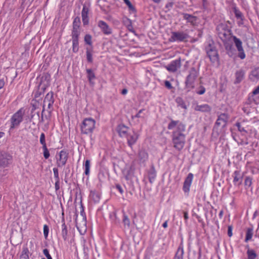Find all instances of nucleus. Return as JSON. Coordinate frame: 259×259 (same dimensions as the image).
I'll use <instances>...</instances> for the list:
<instances>
[{
    "label": "nucleus",
    "instance_id": "nucleus-1",
    "mask_svg": "<svg viewBox=\"0 0 259 259\" xmlns=\"http://www.w3.org/2000/svg\"><path fill=\"white\" fill-rule=\"evenodd\" d=\"M172 142L174 147L178 150H182L185 143V136L182 133L176 131L173 132Z\"/></svg>",
    "mask_w": 259,
    "mask_h": 259
},
{
    "label": "nucleus",
    "instance_id": "nucleus-2",
    "mask_svg": "<svg viewBox=\"0 0 259 259\" xmlns=\"http://www.w3.org/2000/svg\"><path fill=\"white\" fill-rule=\"evenodd\" d=\"M24 114V110L23 108H21L12 116L11 118L10 130L19 126L23 120Z\"/></svg>",
    "mask_w": 259,
    "mask_h": 259
},
{
    "label": "nucleus",
    "instance_id": "nucleus-3",
    "mask_svg": "<svg viewBox=\"0 0 259 259\" xmlns=\"http://www.w3.org/2000/svg\"><path fill=\"white\" fill-rule=\"evenodd\" d=\"M95 120L91 118L85 119L81 126V132L85 134L92 133L95 128Z\"/></svg>",
    "mask_w": 259,
    "mask_h": 259
},
{
    "label": "nucleus",
    "instance_id": "nucleus-4",
    "mask_svg": "<svg viewBox=\"0 0 259 259\" xmlns=\"http://www.w3.org/2000/svg\"><path fill=\"white\" fill-rule=\"evenodd\" d=\"M232 39L234 45L238 52V57L242 60L245 59L246 57V55L242 46V41L235 36H233Z\"/></svg>",
    "mask_w": 259,
    "mask_h": 259
},
{
    "label": "nucleus",
    "instance_id": "nucleus-5",
    "mask_svg": "<svg viewBox=\"0 0 259 259\" xmlns=\"http://www.w3.org/2000/svg\"><path fill=\"white\" fill-rule=\"evenodd\" d=\"M207 54L210 61L213 63H218L219 55L215 47L209 45L206 48Z\"/></svg>",
    "mask_w": 259,
    "mask_h": 259
},
{
    "label": "nucleus",
    "instance_id": "nucleus-6",
    "mask_svg": "<svg viewBox=\"0 0 259 259\" xmlns=\"http://www.w3.org/2000/svg\"><path fill=\"white\" fill-rule=\"evenodd\" d=\"M188 37V34L184 32H172L169 40L172 42L182 41L186 39Z\"/></svg>",
    "mask_w": 259,
    "mask_h": 259
},
{
    "label": "nucleus",
    "instance_id": "nucleus-7",
    "mask_svg": "<svg viewBox=\"0 0 259 259\" xmlns=\"http://www.w3.org/2000/svg\"><path fill=\"white\" fill-rule=\"evenodd\" d=\"M169 130H172L174 131H177L179 133H183L185 131V126L179 121L172 120L168 125Z\"/></svg>",
    "mask_w": 259,
    "mask_h": 259
},
{
    "label": "nucleus",
    "instance_id": "nucleus-8",
    "mask_svg": "<svg viewBox=\"0 0 259 259\" xmlns=\"http://www.w3.org/2000/svg\"><path fill=\"white\" fill-rule=\"evenodd\" d=\"M54 102L53 93L50 92L48 93L44 100L42 112H44L46 108L50 109L52 107Z\"/></svg>",
    "mask_w": 259,
    "mask_h": 259
},
{
    "label": "nucleus",
    "instance_id": "nucleus-9",
    "mask_svg": "<svg viewBox=\"0 0 259 259\" xmlns=\"http://www.w3.org/2000/svg\"><path fill=\"white\" fill-rule=\"evenodd\" d=\"M12 157L11 155L5 152L0 153V167H5L10 163Z\"/></svg>",
    "mask_w": 259,
    "mask_h": 259
},
{
    "label": "nucleus",
    "instance_id": "nucleus-10",
    "mask_svg": "<svg viewBox=\"0 0 259 259\" xmlns=\"http://www.w3.org/2000/svg\"><path fill=\"white\" fill-rule=\"evenodd\" d=\"M68 158V153L64 150L61 151L59 153V158L57 159V161L58 166H64L66 164Z\"/></svg>",
    "mask_w": 259,
    "mask_h": 259
},
{
    "label": "nucleus",
    "instance_id": "nucleus-11",
    "mask_svg": "<svg viewBox=\"0 0 259 259\" xmlns=\"http://www.w3.org/2000/svg\"><path fill=\"white\" fill-rule=\"evenodd\" d=\"M126 136L127 138L128 145L130 147H132L136 143L139 137L137 133L134 131L129 132Z\"/></svg>",
    "mask_w": 259,
    "mask_h": 259
},
{
    "label": "nucleus",
    "instance_id": "nucleus-12",
    "mask_svg": "<svg viewBox=\"0 0 259 259\" xmlns=\"http://www.w3.org/2000/svg\"><path fill=\"white\" fill-rule=\"evenodd\" d=\"M29 247L30 249L33 247V243L32 241L27 242L26 246L24 247L22 249V251L20 256V259H29V251L28 250Z\"/></svg>",
    "mask_w": 259,
    "mask_h": 259
},
{
    "label": "nucleus",
    "instance_id": "nucleus-13",
    "mask_svg": "<svg viewBox=\"0 0 259 259\" xmlns=\"http://www.w3.org/2000/svg\"><path fill=\"white\" fill-rule=\"evenodd\" d=\"M181 67V62L180 60H175L172 61L169 64L167 65L165 68L169 72H176Z\"/></svg>",
    "mask_w": 259,
    "mask_h": 259
},
{
    "label": "nucleus",
    "instance_id": "nucleus-14",
    "mask_svg": "<svg viewBox=\"0 0 259 259\" xmlns=\"http://www.w3.org/2000/svg\"><path fill=\"white\" fill-rule=\"evenodd\" d=\"M193 179V175L191 173L188 174L185 180L183 185V190L185 193H188L190 191V188L192 184Z\"/></svg>",
    "mask_w": 259,
    "mask_h": 259
},
{
    "label": "nucleus",
    "instance_id": "nucleus-15",
    "mask_svg": "<svg viewBox=\"0 0 259 259\" xmlns=\"http://www.w3.org/2000/svg\"><path fill=\"white\" fill-rule=\"evenodd\" d=\"M193 108L194 110L197 111L208 112L211 110L210 107L207 104L198 105L197 104H194Z\"/></svg>",
    "mask_w": 259,
    "mask_h": 259
},
{
    "label": "nucleus",
    "instance_id": "nucleus-16",
    "mask_svg": "<svg viewBox=\"0 0 259 259\" xmlns=\"http://www.w3.org/2000/svg\"><path fill=\"white\" fill-rule=\"evenodd\" d=\"M89 8L85 5H83L81 12V17L82 22L84 25H87L89 23L88 14L89 12Z\"/></svg>",
    "mask_w": 259,
    "mask_h": 259
},
{
    "label": "nucleus",
    "instance_id": "nucleus-17",
    "mask_svg": "<svg viewBox=\"0 0 259 259\" xmlns=\"http://www.w3.org/2000/svg\"><path fill=\"white\" fill-rule=\"evenodd\" d=\"M98 26L102 29L104 34H109L112 33V29L104 21H99L98 23Z\"/></svg>",
    "mask_w": 259,
    "mask_h": 259
},
{
    "label": "nucleus",
    "instance_id": "nucleus-18",
    "mask_svg": "<svg viewBox=\"0 0 259 259\" xmlns=\"http://www.w3.org/2000/svg\"><path fill=\"white\" fill-rule=\"evenodd\" d=\"M233 183L235 185L239 186L242 182V177L240 175V172L235 171L233 174Z\"/></svg>",
    "mask_w": 259,
    "mask_h": 259
},
{
    "label": "nucleus",
    "instance_id": "nucleus-19",
    "mask_svg": "<svg viewBox=\"0 0 259 259\" xmlns=\"http://www.w3.org/2000/svg\"><path fill=\"white\" fill-rule=\"evenodd\" d=\"M228 116L225 113L221 114L219 117L216 122L218 125H222L225 126L228 121Z\"/></svg>",
    "mask_w": 259,
    "mask_h": 259
},
{
    "label": "nucleus",
    "instance_id": "nucleus-20",
    "mask_svg": "<svg viewBox=\"0 0 259 259\" xmlns=\"http://www.w3.org/2000/svg\"><path fill=\"white\" fill-rule=\"evenodd\" d=\"M117 132L120 137L126 136L127 134L128 128L127 126L120 124L117 127Z\"/></svg>",
    "mask_w": 259,
    "mask_h": 259
},
{
    "label": "nucleus",
    "instance_id": "nucleus-21",
    "mask_svg": "<svg viewBox=\"0 0 259 259\" xmlns=\"http://www.w3.org/2000/svg\"><path fill=\"white\" fill-rule=\"evenodd\" d=\"M183 18L186 20L187 22L190 23L192 25H196L197 23V18L195 16L188 14H183Z\"/></svg>",
    "mask_w": 259,
    "mask_h": 259
},
{
    "label": "nucleus",
    "instance_id": "nucleus-22",
    "mask_svg": "<svg viewBox=\"0 0 259 259\" xmlns=\"http://www.w3.org/2000/svg\"><path fill=\"white\" fill-rule=\"evenodd\" d=\"M249 77L250 79L253 81L257 80L259 79V67L253 70Z\"/></svg>",
    "mask_w": 259,
    "mask_h": 259
},
{
    "label": "nucleus",
    "instance_id": "nucleus-23",
    "mask_svg": "<svg viewBox=\"0 0 259 259\" xmlns=\"http://www.w3.org/2000/svg\"><path fill=\"white\" fill-rule=\"evenodd\" d=\"M244 76V72L243 70H240L237 71L235 73L236 83L240 82L243 79Z\"/></svg>",
    "mask_w": 259,
    "mask_h": 259
},
{
    "label": "nucleus",
    "instance_id": "nucleus-24",
    "mask_svg": "<svg viewBox=\"0 0 259 259\" xmlns=\"http://www.w3.org/2000/svg\"><path fill=\"white\" fill-rule=\"evenodd\" d=\"M140 160L144 162L148 159V154L145 150H141L139 153Z\"/></svg>",
    "mask_w": 259,
    "mask_h": 259
},
{
    "label": "nucleus",
    "instance_id": "nucleus-25",
    "mask_svg": "<svg viewBox=\"0 0 259 259\" xmlns=\"http://www.w3.org/2000/svg\"><path fill=\"white\" fill-rule=\"evenodd\" d=\"M76 226L81 234H83L86 231L85 222L83 221V225L81 226L77 221H76Z\"/></svg>",
    "mask_w": 259,
    "mask_h": 259
},
{
    "label": "nucleus",
    "instance_id": "nucleus-26",
    "mask_svg": "<svg viewBox=\"0 0 259 259\" xmlns=\"http://www.w3.org/2000/svg\"><path fill=\"white\" fill-rule=\"evenodd\" d=\"M227 54L231 57H234L235 56V50L232 46H227L226 48Z\"/></svg>",
    "mask_w": 259,
    "mask_h": 259
},
{
    "label": "nucleus",
    "instance_id": "nucleus-27",
    "mask_svg": "<svg viewBox=\"0 0 259 259\" xmlns=\"http://www.w3.org/2000/svg\"><path fill=\"white\" fill-rule=\"evenodd\" d=\"M253 236V230L251 228L247 229L246 233L245 242H247L252 238Z\"/></svg>",
    "mask_w": 259,
    "mask_h": 259
},
{
    "label": "nucleus",
    "instance_id": "nucleus-28",
    "mask_svg": "<svg viewBox=\"0 0 259 259\" xmlns=\"http://www.w3.org/2000/svg\"><path fill=\"white\" fill-rule=\"evenodd\" d=\"M62 231H61V234L63 238L65 240L67 239V230L66 226L65 225V223H63L62 225Z\"/></svg>",
    "mask_w": 259,
    "mask_h": 259
},
{
    "label": "nucleus",
    "instance_id": "nucleus-29",
    "mask_svg": "<svg viewBox=\"0 0 259 259\" xmlns=\"http://www.w3.org/2000/svg\"><path fill=\"white\" fill-rule=\"evenodd\" d=\"M248 259H255L256 257V254L253 250L248 249L247 251Z\"/></svg>",
    "mask_w": 259,
    "mask_h": 259
},
{
    "label": "nucleus",
    "instance_id": "nucleus-30",
    "mask_svg": "<svg viewBox=\"0 0 259 259\" xmlns=\"http://www.w3.org/2000/svg\"><path fill=\"white\" fill-rule=\"evenodd\" d=\"M80 23V18L78 17H76L73 21V29H79Z\"/></svg>",
    "mask_w": 259,
    "mask_h": 259
},
{
    "label": "nucleus",
    "instance_id": "nucleus-31",
    "mask_svg": "<svg viewBox=\"0 0 259 259\" xmlns=\"http://www.w3.org/2000/svg\"><path fill=\"white\" fill-rule=\"evenodd\" d=\"M87 72L88 73V77L90 83H92V80L93 79H94L95 77V74H94V72H93V71L90 69H87Z\"/></svg>",
    "mask_w": 259,
    "mask_h": 259
},
{
    "label": "nucleus",
    "instance_id": "nucleus-32",
    "mask_svg": "<svg viewBox=\"0 0 259 259\" xmlns=\"http://www.w3.org/2000/svg\"><path fill=\"white\" fill-rule=\"evenodd\" d=\"M79 49L78 47V40L76 39H72V51L73 52L76 53L78 52Z\"/></svg>",
    "mask_w": 259,
    "mask_h": 259
},
{
    "label": "nucleus",
    "instance_id": "nucleus-33",
    "mask_svg": "<svg viewBox=\"0 0 259 259\" xmlns=\"http://www.w3.org/2000/svg\"><path fill=\"white\" fill-rule=\"evenodd\" d=\"M196 72L193 70V72H191L187 78L186 83H188L189 82H191L192 80H194L196 77Z\"/></svg>",
    "mask_w": 259,
    "mask_h": 259
},
{
    "label": "nucleus",
    "instance_id": "nucleus-34",
    "mask_svg": "<svg viewBox=\"0 0 259 259\" xmlns=\"http://www.w3.org/2000/svg\"><path fill=\"white\" fill-rule=\"evenodd\" d=\"M85 166V171L84 173L85 175H88L90 173V161L89 160H86L84 164Z\"/></svg>",
    "mask_w": 259,
    "mask_h": 259
},
{
    "label": "nucleus",
    "instance_id": "nucleus-35",
    "mask_svg": "<svg viewBox=\"0 0 259 259\" xmlns=\"http://www.w3.org/2000/svg\"><path fill=\"white\" fill-rule=\"evenodd\" d=\"M79 29H73L72 32V39H76L78 40V37L79 35Z\"/></svg>",
    "mask_w": 259,
    "mask_h": 259
},
{
    "label": "nucleus",
    "instance_id": "nucleus-36",
    "mask_svg": "<svg viewBox=\"0 0 259 259\" xmlns=\"http://www.w3.org/2000/svg\"><path fill=\"white\" fill-rule=\"evenodd\" d=\"M234 13L235 16L237 18V19H240L241 21L243 20V16L241 12H240L238 10L236 9H234Z\"/></svg>",
    "mask_w": 259,
    "mask_h": 259
},
{
    "label": "nucleus",
    "instance_id": "nucleus-37",
    "mask_svg": "<svg viewBox=\"0 0 259 259\" xmlns=\"http://www.w3.org/2000/svg\"><path fill=\"white\" fill-rule=\"evenodd\" d=\"M244 184L246 188H250L252 185V179L249 177H246L244 181Z\"/></svg>",
    "mask_w": 259,
    "mask_h": 259
},
{
    "label": "nucleus",
    "instance_id": "nucleus-38",
    "mask_svg": "<svg viewBox=\"0 0 259 259\" xmlns=\"http://www.w3.org/2000/svg\"><path fill=\"white\" fill-rule=\"evenodd\" d=\"M90 197L94 200L95 201H98L100 197L98 194H96L94 192H91L90 194Z\"/></svg>",
    "mask_w": 259,
    "mask_h": 259
},
{
    "label": "nucleus",
    "instance_id": "nucleus-39",
    "mask_svg": "<svg viewBox=\"0 0 259 259\" xmlns=\"http://www.w3.org/2000/svg\"><path fill=\"white\" fill-rule=\"evenodd\" d=\"M42 149L44 150V156L46 159H48L50 156V153L48 151L47 146H43Z\"/></svg>",
    "mask_w": 259,
    "mask_h": 259
},
{
    "label": "nucleus",
    "instance_id": "nucleus-40",
    "mask_svg": "<svg viewBox=\"0 0 259 259\" xmlns=\"http://www.w3.org/2000/svg\"><path fill=\"white\" fill-rule=\"evenodd\" d=\"M40 143L43 146H47L45 141V135L44 133H41L40 137Z\"/></svg>",
    "mask_w": 259,
    "mask_h": 259
},
{
    "label": "nucleus",
    "instance_id": "nucleus-41",
    "mask_svg": "<svg viewBox=\"0 0 259 259\" xmlns=\"http://www.w3.org/2000/svg\"><path fill=\"white\" fill-rule=\"evenodd\" d=\"M84 41L87 44L91 45L92 43L91 36L89 34L85 35L84 36Z\"/></svg>",
    "mask_w": 259,
    "mask_h": 259
},
{
    "label": "nucleus",
    "instance_id": "nucleus-42",
    "mask_svg": "<svg viewBox=\"0 0 259 259\" xmlns=\"http://www.w3.org/2000/svg\"><path fill=\"white\" fill-rule=\"evenodd\" d=\"M123 222L125 227H126L127 228L130 227V221L129 219L127 218V217H126V216L124 217Z\"/></svg>",
    "mask_w": 259,
    "mask_h": 259
},
{
    "label": "nucleus",
    "instance_id": "nucleus-43",
    "mask_svg": "<svg viewBox=\"0 0 259 259\" xmlns=\"http://www.w3.org/2000/svg\"><path fill=\"white\" fill-rule=\"evenodd\" d=\"M87 58L88 62H93L92 54L89 50H87Z\"/></svg>",
    "mask_w": 259,
    "mask_h": 259
},
{
    "label": "nucleus",
    "instance_id": "nucleus-44",
    "mask_svg": "<svg viewBox=\"0 0 259 259\" xmlns=\"http://www.w3.org/2000/svg\"><path fill=\"white\" fill-rule=\"evenodd\" d=\"M49 233V228L47 225H45L44 226V234L46 238L48 236Z\"/></svg>",
    "mask_w": 259,
    "mask_h": 259
},
{
    "label": "nucleus",
    "instance_id": "nucleus-45",
    "mask_svg": "<svg viewBox=\"0 0 259 259\" xmlns=\"http://www.w3.org/2000/svg\"><path fill=\"white\" fill-rule=\"evenodd\" d=\"M43 253L45 254V255L46 256L47 259H52L51 255L50 254L49 252V250L47 249H44L43 250Z\"/></svg>",
    "mask_w": 259,
    "mask_h": 259
},
{
    "label": "nucleus",
    "instance_id": "nucleus-46",
    "mask_svg": "<svg viewBox=\"0 0 259 259\" xmlns=\"http://www.w3.org/2000/svg\"><path fill=\"white\" fill-rule=\"evenodd\" d=\"M236 126H237L238 127V130L240 132H245V133H246V130L244 129V127H242L240 123H239V122H237L236 123Z\"/></svg>",
    "mask_w": 259,
    "mask_h": 259
},
{
    "label": "nucleus",
    "instance_id": "nucleus-47",
    "mask_svg": "<svg viewBox=\"0 0 259 259\" xmlns=\"http://www.w3.org/2000/svg\"><path fill=\"white\" fill-rule=\"evenodd\" d=\"M53 172L54 174V177L56 180H59V174H58V169L57 168H53Z\"/></svg>",
    "mask_w": 259,
    "mask_h": 259
},
{
    "label": "nucleus",
    "instance_id": "nucleus-48",
    "mask_svg": "<svg viewBox=\"0 0 259 259\" xmlns=\"http://www.w3.org/2000/svg\"><path fill=\"white\" fill-rule=\"evenodd\" d=\"M127 6L128 8L129 11H130L132 13H135V8L134 7V6L132 4V3H130Z\"/></svg>",
    "mask_w": 259,
    "mask_h": 259
},
{
    "label": "nucleus",
    "instance_id": "nucleus-49",
    "mask_svg": "<svg viewBox=\"0 0 259 259\" xmlns=\"http://www.w3.org/2000/svg\"><path fill=\"white\" fill-rule=\"evenodd\" d=\"M165 86L168 89H172V87L169 81L166 80L164 82Z\"/></svg>",
    "mask_w": 259,
    "mask_h": 259
},
{
    "label": "nucleus",
    "instance_id": "nucleus-50",
    "mask_svg": "<svg viewBox=\"0 0 259 259\" xmlns=\"http://www.w3.org/2000/svg\"><path fill=\"white\" fill-rule=\"evenodd\" d=\"M116 188L120 192V194H122L123 193V190L119 185H117L116 186Z\"/></svg>",
    "mask_w": 259,
    "mask_h": 259
},
{
    "label": "nucleus",
    "instance_id": "nucleus-51",
    "mask_svg": "<svg viewBox=\"0 0 259 259\" xmlns=\"http://www.w3.org/2000/svg\"><path fill=\"white\" fill-rule=\"evenodd\" d=\"M228 234L229 237H231L232 236V228L231 226H229L228 227Z\"/></svg>",
    "mask_w": 259,
    "mask_h": 259
},
{
    "label": "nucleus",
    "instance_id": "nucleus-52",
    "mask_svg": "<svg viewBox=\"0 0 259 259\" xmlns=\"http://www.w3.org/2000/svg\"><path fill=\"white\" fill-rule=\"evenodd\" d=\"M5 83V81L4 79H0V89H2Z\"/></svg>",
    "mask_w": 259,
    "mask_h": 259
},
{
    "label": "nucleus",
    "instance_id": "nucleus-53",
    "mask_svg": "<svg viewBox=\"0 0 259 259\" xmlns=\"http://www.w3.org/2000/svg\"><path fill=\"white\" fill-rule=\"evenodd\" d=\"M253 95H258L259 94V85L254 89V90L252 92Z\"/></svg>",
    "mask_w": 259,
    "mask_h": 259
},
{
    "label": "nucleus",
    "instance_id": "nucleus-54",
    "mask_svg": "<svg viewBox=\"0 0 259 259\" xmlns=\"http://www.w3.org/2000/svg\"><path fill=\"white\" fill-rule=\"evenodd\" d=\"M205 92V90L204 88H202L199 91L197 92V94L199 95H202Z\"/></svg>",
    "mask_w": 259,
    "mask_h": 259
},
{
    "label": "nucleus",
    "instance_id": "nucleus-55",
    "mask_svg": "<svg viewBox=\"0 0 259 259\" xmlns=\"http://www.w3.org/2000/svg\"><path fill=\"white\" fill-rule=\"evenodd\" d=\"M59 180H56V183H55V188L57 190L59 189Z\"/></svg>",
    "mask_w": 259,
    "mask_h": 259
},
{
    "label": "nucleus",
    "instance_id": "nucleus-56",
    "mask_svg": "<svg viewBox=\"0 0 259 259\" xmlns=\"http://www.w3.org/2000/svg\"><path fill=\"white\" fill-rule=\"evenodd\" d=\"M127 93V90L126 89H124L122 90L121 91V94L122 95H125Z\"/></svg>",
    "mask_w": 259,
    "mask_h": 259
},
{
    "label": "nucleus",
    "instance_id": "nucleus-57",
    "mask_svg": "<svg viewBox=\"0 0 259 259\" xmlns=\"http://www.w3.org/2000/svg\"><path fill=\"white\" fill-rule=\"evenodd\" d=\"M142 111H143L142 110H140L138 112V113L136 114V117H141V113H142Z\"/></svg>",
    "mask_w": 259,
    "mask_h": 259
},
{
    "label": "nucleus",
    "instance_id": "nucleus-58",
    "mask_svg": "<svg viewBox=\"0 0 259 259\" xmlns=\"http://www.w3.org/2000/svg\"><path fill=\"white\" fill-rule=\"evenodd\" d=\"M184 218L186 220L188 219V213L187 212H184Z\"/></svg>",
    "mask_w": 259,
    "mask_h": 259
},
{
    "label": "nucleus",
    "instance_id": "nucleus-59",
    "mask_svg": "<svg viewBox=\"0 0 259 259\" xmlns=\"http://www.w3.org/2000/svg\"><path fill=\"white\" fill-rule=\"evenodd\" d=\"M162 226L164 228H167V221H165L162 225Z\"/></svg>",
    "mask_w": 259,
    "mask_h": 259
},
{
    "label": "nucleus",
    "instance_id": "nucleus-60",
    "mask_svg": "<svg viewBox=\"0 0 259 259\" xmlns=\"http://www.w3.org/2000/svg\"><path fill=\"white\" fill-rule=\"evenodd\" d=\"M123 1L127 6L131 3L129 0H123Z\"/></svg>",
    "mask_w": 259,
    "mask_h": 259
},
{
    "label": "nucleus",
    "instance_id": "nucleus-61",
    "mask_svg": "<svg viewBox=\"0 0 259 259\" xmlns=\"http://www.w3.org/2000/svg\"><path fill=\"white\" fill-rule=\"evenodd\" d=\"M238 23L239 25L243 24V21H241L240 19H238Z\"/></svg>",
    "mask_w": 259,
    "mask_h": 259
},
{
    "label": "nucleus",
    "instance_id": "nucleus-62",
    "mask_svg": "<svg viewBox=\"0 0 259 259\" xmlns=\"http://www.w3.org/2000/svg\"><path fill=\"white\" fill-rule=\"evenodd\" d=\"M182 254H181V255H180V256H176L175 257V259H182Z\"/></svg>",
    "mask_w": 259,
    "mask_h": 259
},
{
    "label": "nucleus",
    "instance_id": "nucleus-63",
    "mask_svg": "<svg viewBox=\"0 0 259 259\" xmlns=\"http://www.w3.org/2000/svg\"><path fill=\"white\" fill-rule=\"evenodd\" d=\"M42 114H43V112H42ZM41 121H42V122H43V121H44V118H43V115H42V116H41Z\"/></svg>",
    "mask_w": 259,
    "mask_h": 259
},
{
    "label": "nucleus",
    "instance_id": "nucleus-64",
    "mask_svg": "<svg viewBox=\"0 0 259 259\" xmlns=\"http://www.w3.org/2000/svg\"><path fill=\"white\" fill-rule=\"evenodd\" d=\"M153 1L154 2H155V3H158V2L160 1V0H153Z\"/></svg>",
    "mask_w": 259,
    "mask_h": 259
}]
</instances>
